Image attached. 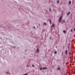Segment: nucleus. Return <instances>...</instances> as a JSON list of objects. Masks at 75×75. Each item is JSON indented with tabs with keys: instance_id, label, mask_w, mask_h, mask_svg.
Masks as SVG:
<instances>
[{
	"instance_id": "f3484780",
	"label": "nucleus",
	"mask_w": 75,
	"mask_h": 75,
	"mask_svg": "<svg viewBox=\"0 0 75 75\" xmlns=\"http://www.w3.org/2000/svg\"><path fill=\"white\" fill-rule=\"evenodd\" d=\"M74 31H75V28H74Z\"/></svg>"
},
{
	"instance_id": "412c9836",
	"label": "nucleus",
	"mask_w": 75,
	"mask_h": 75,
	"mask_svg": "<svg viewBox=\"0 0 75 75\" xmlns=\"http://www.w3.org/2000/svg\"><path fill=\"white\" fill-rule=\"evenodd\" d=\"M34 28L35 29V27H34Z\"/></svg>"
},
{
	"instance_id": "6ab92c4d",
	"label": "nucleus",
	"mask_w": 75,
	"mask_h": 75,
	"mask_svg": "<svg viewBox=\"0 0 75 75\" xmlns=\"http://www.w3.org/2000/svg\"><path fill=\"white\" fill-rule=\"evenodd\" d=\"M69 53L70 55V54H71V53H70V52H69Z\"/></svg>"
},
{
	"instance_id": "a211bd4d",
	"label": "nucleus",
	"mask_w": 75,
	"mask_h": 75,
	"mask_svg": "<svg viewBox=\"0 0 75 75\" xmlns=\"http://www.w3.org/2000/svg\"><path fill=\"white\" fill-rule=\"evenodd\" d=\"M57 69H59V68H58Z\"/></svg>"
},
{
	"instance_id": "ddd939ff",
	"label": "nucleus",
	"mask_w": 75,
	"mask_h": 75,
	"mask_svg": "<svg viewBox=\"0 0 75 75\" xmlns=\"http://www.w3.org/2000/svg\"><path fill=\"white\" fill-rule=\"evenodd\" d=\"M57 52L56 51H55L54 52V54H56L57 53Z\"/></svg>"
},
{
	"instance_id": "39448f33",
	"label": "nucleus",
	"mask_w": 75,
	"mask_h": 75,
	"mask_svg": "<svg viewBox=\"0 0 75 75\" xmlns=\"http://www.w3.org/2000/svg\"><path fill=\"white\" fill-rule=\"evenodd\" d=\"M67 50H66V51H65V54H67Z\"/></svg>"
},
{
	"instance_id": "aec40b11",
	"label": "nucleus",
	"mask_w": 75,
	"mask_h": 75,
	"mask_svg": "<svg viewBox=\"0 0 75 75\" xmlns=\"http://www.w3.org/2000/svg\"><path fill=\"white\" fill-rule=\"evenodd\" d=\"M32 67H34V66L33 65H32Z\"/></svg>"
},
{
	"instance_id": "9b49d317",
	"label": "nucleus",
	"mask_w": 75,
	"mask_h": 75,
	"mask_svg": "<svg viewBox=\"0 0 75 75\" xmlns=\"http://www.w3.org/2000/svg\"><path fill=\"white\" fill-rule=\"evenodd\" d=\"M63 33H66V32H65V30H64V31H63Z\"/></svg>"
},
{
	"instance_id": "f8f14e48",
	"label": "nucleus",
	"mask_w": 75,
	"mask_h": 75,
	"mask_svg": "<svg viewBox=\"0 0 75 75\" xmlns=\"http://www.w3.org/2000/svg\"><path fill=\"white\" fill-rule=\"evenodd\" d=\"M44 25H47V24L46 23H44Z\"/></svg>"
},
{
	"instance_id": "9d476101",
	"label": "nucleus",
	"mask_w": 75,
	"mask_h": 75,
	"mask_svg": "<svg viewBox=\"0 0 75 75\" xmlns=\"http://www.w3.org/2000/svg\"><path fill=\"white\" fill-rule=\"evenodd\" d=\"M59 0L57 1V4L58 3H59Z\"/></svg>"
},
{
	"instance_id": "2eb2a0df",
	"label": "nucleus",
	"mask_w": 75,
	"mask_h": 75,
	"mask_svg": "<svg viewBox=\"0 0 75 75\" xmlns=\"http://www.w3.org/2000/svg\"><path fill=\"white\" fill-rule=\"evenodd\" d=\"M71 32H72V29L71 30Z\"/></svg>"
},
{
	"instance_id": "0eeeda50",
	"label": "nucleus",
	"mask_w": 75,
	"mask_h": 75,
	"mask_svg": "<svg viewBox=\"0 0 75 75\" xmlns=\"http://www.w3.org/2000/svg\"><path fill=\"white\" fill-rule=\"evenodd\" d=\"M69 14H70V12H69L68 13H67V15H69Z\"/></svg>"
},
{
	"instance_id": "1a4fd4ad",
	"label": "nucleus",
	"mask_w": 75,
	"mask_h": 75,
	"mask_svg": "<svg viewBox=\"0 0 75 75\" xmlns=\"http://www.w3.org/2000/svg\"><path fill=\"white\" fill-rule=\"evenodd\" d=\"M42 67H41V68H40V70H42Z\"/></svg>"
},
{
	"instance_id": "4468645a",
	"label": "nucleus",
	"mask_w": 75,
	"mask_h": 75,
	"mask_svg": "<svg viewBox=\"0 0 75 75\" xmlns=\"http://www.w3.org/2000/svg\"><path fill=\"white\" fill-rule=\"evenodd\" d=\"M23 75H27V74L26 73V74H24Z\"/></svg>"
},
{
	"instance_id": "7ed1b4c3",
	"label": "nucleus",
	"mask_w": 75,
	"mask_h": 75,
	"mask_svg": "<svg viewBox=\"0 0 75 75\" xmlns=\"http://www.w3.org/2000/svg\"><path fill=\"white\" fill-rule=\"evenodd\" d=\"M54 26H55V25L54 24H52L51 27H54Z\"/></svg>"
},
{
	"instance_id": "6e6552de",
	"label": "nucleus",
	"mask_w": 75,
	"mask_h": 75,
	"mask_svg": "<svg viewBox=\"0 0 75 75\" xmlns=\"http://www.w3.org/2000/svg\"><path fill=\"white\" fill-rule=\"evenodd\" d=\"M50 24H51V20H50Z\"/></svg>"
},
{
	"instance_id": "f03ea898",
	"label": "nucleus",
	"mask_w": 75,
	"mask_h": 75,
	"mask_svg": "<svg viewBox=\"0 0 75 75\" xmlns=\"http://www.w3.org/2000/svg\"><path fill=\"white\" fill-rule=\"evenodd\" d=\"M42 69L43 70H44L45 69H47V68L46 67H43V68H42Z\"/></svg>"
},
{
	"instance_id": "f257e3e1",
	"label": "nucleus",
	"mask_w": 75,
	"mask_h": 75,
	"mask_svg": "<svg viewBox=\"0 0 75 75\" xmlns=\"http://www.w3.org/2000/svg\"><path fill=\"white\" fill-rule=\"evenodd\" d=\"M62 16H61L59 18V23H60L61 22V20H62Z\"/></svg>"
},
{
	"instance_id": "423d86ee",
	"label": "nucleus",
	"mask_w": 75,
	"mask_h": 75,
	"mask_svg": "<svg viewBox=\"0 0 75 75\" xmlns=\"http://www.w3.org/2000/svg\"><path fill=\"white\" fill-rule=\"evenodd\" d=\"M37 52H39V50L38 49H37Z\"/></svg>"
},
{
	"instance_id": "20e7f679",
	"label": "nucleus",
	"mask_w": 75,
	"mask_h": 75,
	"mask_svg": "<svg viewBox=\"0 0 75 75\" xmlns=\"http://www.w3.org/2000/svg\"><path fill=\"white\" fill-rule=\"evenodd\" d=\"M71 4V1H69V4Z\"/></svg>"
},
{
	"instance_id": "dca6fc26",
	"label": "nucleus",
	"mask_w": 75,
	"mask_h": 75,
	"mask_svg": "<svg viewBox=\"0 0 75 75\" xmlns=\"http://www.w3.org/2000/svg\"><path fill=\"white\" fill-rule=\"evenodd\" d=\"M49 10H50V11H51V9L50 8L49 9Z\"/></svg>"
}]
</instances>
